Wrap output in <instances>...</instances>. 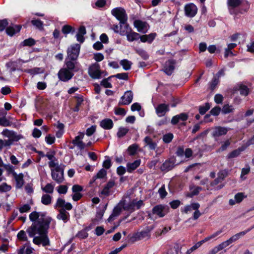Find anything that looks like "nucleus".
<instances>
[{"label": "nucleus", "instance_id": "nucleus-8", "mask_svg": "<svg viewBox=\"0 0 254 254\" xmlns=\"http://www.w3.org/2000/svg\"><path fill=\"white\" fill-rule=\"evenodd\" d=\"M100 65L97 63H95L91 65L88 70V73L90 76L93 78L98 79L101 77Z\"/></svg>", "mask_w": 254, "mask_h": 254}, {"label": "nucleus", "instance_id": "nucleus-22", "mask_svg": "<svg viewBox=\"0 0 254 254\" xmlns=\"http://www.w3.org/2000/svg\"><path fill=\"white\" fill-rule=\"evenodd\" d=\"M200 204L197 202L192 203L190 204L187 205L184 207L181 208V212L182 213H188L191 212L192 210L199 209Z\"/></svg>", "mask_w": 254, "mask_h": 254}, {"label": "nucleus", "instance_id": "nucleus-26", "mask_svg": "<svg viewBox=\"0 0 254 254\" xmlns=\"http://www.w3.org/2000/svg\"><path fill=\"white\" fill-rule=\"evenodd\" d=\"M190 193H188L187 196L189 197H192L194 195H197L199 192L202 190V189L200 187L196 186L193 185L190 187Z\"/></svg>", "mask_w": 254, "mask_h": 254}, {"label": "nucleus", "instance_id": "nucleus-21", "mask_svg": "<svg viewBox=\"0 0 254 254\" xmlns=\"http://www.w3.org/2000/svg\"><path fill=\"white\" fill-rule=\"evenodd\" d=\"M175 62L174 60H170L166 62L164 66V71L167 75H171L175 68Z\"/></svg>", "mask_w": 254, "mask_h": 254}, {"label": "nucleus", "instance_id": "nucleus-7", "mask_svg": "<svg viewBox=\"0 0 254 254\" xmlns=\"http://www.w3.org/2000/svg\"><path fill=\"white\" fill-rule=\"evenodd\" d=\"M111 13L120 22L127 21V16L125 9L122 7H116L111 11Z\"/></svg>", "mask_w": 254, "mask_h": 254}, {"label": "nucleus", "instance_id": "nucleus-35", "mask_svg": "<svg viewBox=\"0 0 254 254\" xmlns=\"http://www.w3.org/2000/svg\"><path fill=\"white\" fill-rule=\"evenodd\" d=\"M55 185L52 183L47 184L44 187H42V190L47 193H53Z\"/></svg>", "mask_w": 254, "mask_h": 254}, {"label": "nucleus", "instance_id": "nucleus-43", "mask_svg": "<svg viewBox=\"0 0 254 254\" xmlns=\"http://www.w3.org/2000/svg\"><path fill=\"white\" fill-rule=\"evenodd\" d=\"M11 145V141L10 140H2L0 139V150L3 147H9Z\"/></svg>", "mask_w": 254, "mask_h": 254}, {"label": "nucleus", "instance_id": "nucleus-24", "mask_svg": "<svg viewBox=\"0 0 254 254\" xmlns=\"http://www.w3.org/2000/svg\"><path fill=\"white\" fill-rule=\"evenodd\" d=\"M57 218L59 220H63L64 223H66L69 218V214L64 209L59 210V213L58 214Z\"/></svg>", "mask_w": 254, "mask_h": 254}, {"label": "nucleus", "instance_id": "nucleus-30", "mask_svg": "<svg viewBox=\"0 0 254 254\" xmlns=\"http://www.w3.org/2000/svg\"><path fill=\"white\" fill-rule=\"evenodd\" d=\"M145 146H147L150 150H154L157 146L156 143L154 142L149 136H146L144 140Z\"/></svg>", "mask_w": 254, "mask_h": 254}, {"label": "nucleus", "instance_id": "nucleus-58", "mask_svg": "<svg viewBox=\"0 0 254 254\" xmlns=\"http://www.w3.org/2000/svg\"><path fill=\"white\" fill-rule=\"evenodd\" d=\"M96 126L95 125H93L90 127L88 128L86 130V134L87 136L92 135L96 131Z\"/></svg>", "mask_w": 254, "mask_h": 254}, {"label": "nucleus", "instance_id": "nucleus-59", "mask_svg": "<svg viewBox=\"0 0 254 254\" xmlns=\"http://www.w3.org/2000/svg\"><path fill=\"white\" fill-rule=\"evenodd\" d=\"M107 175V171L104 169H101L97 174L96 178L97 179H103Z\"/></svg>", "mask_w": 254, "mask_h": 254}, {"label": "nucleus", "instance_id": "nucleus-47", "mask_svg": "<svg viewBox=\"0 0 254 254\" xmlns=\"http://www.w3.org/2000/svg\"><path fill=\"white\" fill-rule=\"evenodd\" d=\"M210 106L208 103H205L203 106H200L199 112L201 115H204L210 109Z\"/></svg>", "mask_w": 254, "mask_h": 254}, {"label": "nucleus", "instance_id": "nucleus-49", "mask_svg": "<svg viewBox=\"0 0 254 254\" xmlns=\"http://www.w3.org/2000/svg\"><path fill=\"white\" fill-rule=\"evenodd\" d=\"M57 191L60 194H66L67 190L68 187L65 185H60L57 188Z\"/></svg>", "mask_w": 254, "mask_h": 254}, {"label": "nucleus", "instance_id": "nucleus-41", "mask_svg": "<svg viewBox=\"0 0 254 254\" xmlns=\"http://www.w3.org/2000/svg\"><path fill=\"white\" fill-rule=\"evenodd\" d=\"M11 189V187L7 185L5 183H3L0 185V193L6 192L10 191Z\"/></svg>", "mask_w": 254, "mask_h": 254}, {"label": "nucleus", "instance_id": "nucleus-1", "mask_svg": "<svg viewBox=\"0 0 254 254\" xmlns=\"http://www.w3.org/2000/svg\"><path fill=\"white\" fill-rule=\"evenodd\" d=\"M30 220L32 222L26 231L20 230L17 235L18 240L28 243L26 233L30 238H33V243L44 247L50 245V241L48 236V230L52 218L46 216L41 212L33 211L29 215Z\"/></svg>", "mask_w": 254, "mask_h": 254}, {"label": "nucleus", "instance_id": "nucleus-39", "mask_svg": "<svg viewBox=\"0 0 254 254\" xmlns=\"http://www.w3.org/2000/svg\"><path fill=\"white\" fill-rule=\"evenodd\" d=\"M21 248H24V251H25L26 254H32L34 251V249L31 246L30 242L24 244Z\"/></svg>", "mask_w": 254, "mask_h": 254}, {"label": "nucleus", "instance_id": "nucleus-46", "mask_svg": "<svg viewBox=\"0 0 254 254\" xmlns=\"http://www.w3.org/2000/svg\"><path fill=\"white\" fill-rule=\"evenodd\" d=\"M138 148V146L136 144H133L130 145L127 148V151L129 155H134L136 153Z\"/></svg>", "mask_w": 254, "mask_h": 254}, {"label": "nucleus", "instance_id": "nucleus-18", "mask_svg": "<svg viewBox=\"0 0 254 254\" xmlns=\"http://www.w3.org/2000/svg\"><path fill=\"white\" fill-rule=\"evenodd\" d=\"M13 177L15 181V187L17 189H21L24 185V175L22 173L17 174L13 173Z\"/></svg>", "mask_w": 254, "mask_h": 254}, {"label": "nucleus", "instance_id": "nucleus-57", "mask_svg": "<svg viewBox=\"0 0 254 254\" xmlns=\"http://www.w3.org/2000/svg\"><path fill=\"white\" fill-rule=\"evenodd\" d=\"M230 144L231 141L230 140L228 139L222 143V145L221 147L219 148V151H223L225 150L228 148V147L230 145Z\"/></svg>", "mask_w": 254, "mask_h": 254}, {"label": "nucleus", "instance_id": "nucleus-10", "mask_svg": "<svg viewBox=\"0 0 254 254\" xmlns=\"http://www.w3.org/2000/svg\"><path fill=\"white\" fill-rule=\"evenodd\" d=\"M84 136V133L80 132L71 142L74 146H77L80 150H83L86 147V144L82 141Z\"/></svg>", "mask_w": 254, "mask_h": 254}, {"label": "nucleus", "instance_id": "nucleus-44", "mask_svg": "<svg viewBox=\"0 0 254 254\" xmlns=\"http://www.w3.org/2000/svg\"><path fill=\"white\" fill-rule=\"evenodd\" d=\"M228 176V171L226 170H223L220 171L217 174V178L221 181L224 180V179Z\"/></svg>", "mask_w": 254, "mask_h": 254}, {"label": "nucleus", "instance_id": "nucleus-48", "mask_svg": "<svg viewBox=\"0 0 254 254\" xmlns=\"http://www.w3.org/2000/svg\"><path fill=\"white\" fill-rule=\"evenodd\" d=\"M246 195L243 192H238L235 195L234 198L238 203H240L246 197Z\"/></svg>", "mask_w": 254, "mask_h": 254}, {"label": "nucleus", "instance_id": "nucleus-13", "mask_svg": "<svg viewBox=\"0 0 254 254\" xmlns=\"http://www.w3.org/2000/svg\"><path fill=\"white\" fill-rule=\"evenodd\" d=\"M115 182L114 180H110L104 187L101 191L100 194L105 196H108L112 194V189L115 186Z\"/></svg>", "mask_w": 254, "mask_h": 254}, {"label": "nucleus", "instance_id": "nucleus-33", "mask_svg": "<svg viewBox=\"0 0 254 254\" xmlns=\"http://www.w3.org/2000/svg\"><path fill=\"white\" fill-rule=\"evenodd\" d=\"M238 90L240 91L241 95L246 96L249 95L250 90L249 88L245 85L240 84L237 87Z\"/></svg>", "mask_w": 254, "mask_h": 254}, {"label": "nucleus", "instance_id": "nucleus-9", "mask_svg": "<svg viewBox=\"0 0 254 254\" xmlns=\"http://www.w3.org/2000/svg\"><path fill=\"white\" fill-rule=\"evenodd\" d=\"M184 9L185 15L189 17H193L197 12V8L193 3L187 4L185 6Z\"/></svg>", "mask_w": 254, "mask_h": 254}, {"label": "nucleus", "instance_id": "nucleus-25", "mask_svg": "<svg viewBox=\"0 0 254 254\" xmlns=\"http://www.w3.org/2000/svg\"><path fill=\"white\" fill-rule=\"evenodd\" d=\"M156 36L155 33H151L148 35H143L140 36V40L141 42H147L151 43Z\"/></svg>", "mask_w": 254, "mask_h": 254}, {"label": "nucleus", "instance_id": "nucleus-3", "mask_svg": "<svg viewBox=\"0 0 254 254\" xmlns=\"http://www.w3.org/2000/svg\"><path fill=\"white\" fill-rule=\"evenodd\" d=\"M250 230H251V229H249L246 231L238 233L233 235V236H232L228 240H227L224 242H223L222 243H221L220 244H219L218 245H217L220 251L223 250L224 249H225L226 247H227L228 246H229L232 243L236 242L237 240H238L239 239H240V238L241 237L244 236L248 232H249Z\"/></svg>", "mask_w": 254, "mask_h": 254}, {"label": "nucleus", "instance_id": "nucleus-20", "mask_svg": "<svg viewBox=\"0 0 254 254\" xmlns=\"http://www.w3.org/2000/svg\"><path fill=\"white\" fill-rule=\"evenodd\" d=\"M228 132V129L224 127H216L213 128L212 135L216 138L220 136L226 134Z\"/></svg>", "mask_w": 254, "mask_h": 254}, {"label": "nucleus", "instance_id": "nucleus-37", "mask_svg": "<svg viewBox=\"0 0 254 254\" xmlns=\"http://www.w3.org/2000/svg\"><path fill=\"white\" fill-rule=\"evenodd\" d=\"M120 64L125 70H128L130 69L132 63L127 60L124 59L121 60L120 62Z\"/></svg>", "mask_w": 254, "mask_h": 254}, {"label": "nucleus", "instance_id": "nucleus-15", "mask_svg": "<svg viewBox=\"0 0 254 254\" xmlns=\"http://www.w3.org/2000/svg\"><path fill=\"white\" fill-rule=\"evenodd\" d=\"M133 93L131 91L128 90L126 91L124 95L121 98V100L119 102L121 105H128L132 101Z\"/></svg>", "mask_w": 254, "mask_h": 254}, {"label": "nucleus", "instance_id": "nucleus-31", "mask_svg": "<svg viewBox=\"0 0 254 254\" xmlns=\"http://www.w3.org/2000/svg\"><path fill=\"white\" fill-rule=\"evenodd\" d=\"M150 230H147L142 231L135 234L134 238L136 240H141L144 238H149L150 237Z\"/></svg>", "mask_w": 254, "mask_h": 254}, {"label": "nucleus", "instance_id": "nucleus-63", "mask_svg": "<svg viewBox=\"0 0 254 254\" xmlns=\"http://www.w3.org/2000/svg\"><path fill=\"white\" fill-rule=\"evenodd\" d=\"M247 51L254 53V41H251L247 44Z\"/></svg>", "mask_w": 254, "mask_h": 254}, {"label": "nucleus", "instance_id": "nucleus-12", "mask_svg": "<svg viewBox=\"0 0 254 254\" xmlns=\"http://www.w3.org/2000/svg\"><path fill=\"white\" fill-rule=\"evenodd\" d=\"M134 26L136 28L138 32L142 33H146L149 28V25L147 22L140 20H135L134 21Z\"/></svg>", "mask_w": 254, "mask_h": 254}, {"label": "nucleus", "instance_id": "nucleus-19", "mask_svg": "<svg viewBox=\"0 0 254 254\" xmlns=\"http://www.w3.org/2000/svg\"><path fill=\"white\" fill-rule=\"evenodd\" d=\"M165 207L162 205H157L155 206L152 209L153 214L156 215L159 217H164L166 212L165 211Z\"/></svg>", "mask_w": 254, "mask_h": 254}, {"label": "nucleus", "instance_id": "nucleus-40", "mask_svg": "<svg viewBox=\"0 0 254 254\" xmlns=\"http://www.w3.org/2000/svg\"><path fill=\"white\" fill-rule=\"evenodd\" d=\"M128 129L126 127H121L119 128L117 132V136L119 138H121L126 135L128 131Z\"/></svg>", "mask_w": 254, "mask_h": 254}, {"label": "nucleus", "instance_id": "nucleus-51", "mask_svg": "<svg viewBox=\"0 0 254 254\" xmlns=\"http://www.w3.org/2000/svg\"><path fill=\"white\" fill-rule=\"evenodd\" d=\"M173 138V134L171 133H168L163 135V140L165 143H168L170 142Z\"/></svg>", "mask_w": 254, "mask_h": 254}, {"label": "nucleus", "instance_id": "nucleus-28", "mask_svg": "<svg viewBox=\"0 0 254 254\" xmlns=\"http://www.w3.org/2000/svg\"><path fill=\"white\" fill-rule=\"evenodd\" d=\"M21 26L20 25H15L8 27L6 29V32L8 35L12 36L15 33L19 32Z\"/></svg>", "mask_w": 254, "mask_h": 254}, {"label": "nucleus", "instance_id": "nucleus-29", "mask_svg": "<svg viewBox=\"0 0 254 254\" xmlns=\"http://www.w3.org/2000/svg\"><path fill=\"white\" fill-rule=\"evenodd\" d=\"M140 164V160H136L132 163H128L127 165V171L129 173L132 172L135 170Z\"/></svg>", "mask_w": 254, "mask_h": 254}, {"label": "nucleus", "instance_id": "nucleus-62", "mask_svg": "<svg viewBox=\"0 0 254 254\" xmlns=\"http://www.w3.org/2000/svg\"><path fill=\"white\" fill-rule=\"evenodd\" d=\"M23 43L24 46H31L35 44V41L32 38H29L25 40Z\"/></svg>", "mask_w": 254, "mask_h": 254}, {"label": "nucleus", "instance_id": "nucleus-38", "mask_svg": "<svg viewBox=\"0 0 254 254\" xmlns=\"http://www.w3.org/2000/svg\"><path fill=\"white\" fill-rule=\"evenodd\" d=\"M25 71L31 75H35L43 73L44 72V70L40 67H34L32 69H26Z\"/></svg>", "mask_w": 254, "mask_h": 254}, {"label": "nucleus", "instance_id": "nucleus-42", "mask_svg": "<svg viewBox=\"0 0 254 254\" xmlns=\"http://www.w3.org/2000/svg\"><path fill=\"white\" fill-rule=\"evenodd\" d=\"M243 150L244 149L243 148H239L238 149L235 150L228 154L227 157L228 158L236 157L240 154L241 152L243 151Z\"/></svg>", "mask_w": 254, "mask_h": 254}, {"label": "nucleus", "instance_id": "nucleus-5", "mask_svg": "<svg viewBox=\"0 0 254 254\" xmlns=\"http://www.w3.org/2000/svg\"><path fill=\"white\" fill-rule=\"evenodd\" d=\"M64 171L61 167L51 169V176L53 180L58 184L63 183L64 181Z\"/></svg>", "mask_w": 254, "mask_h": 254}, {"label": "nucleus", "instance_id": "nucleus-32", "mask_svg": "<svg viewBox=\"0 0 254 254\" xmlns=\"http://www.w3.org/2000/svg\"><path fill=\"white\" fill-rule=\"evenodd\" d=\"M127 40L129 42H132L140 39V35L135 32L132 31L131 30L127 34Z\"/></svg>", "mask_w": 254, "mask_h": 254}, {"label": "nucleus", "instance_id": "nucleus-11", "mask_svg": "<svg viewBox=\"0 0 254 254\" xmlns=\"http://www.w3.org/2000/svg\"><path fill=\"white\" fill-rule=\"evenodd\" d=\"M122 208L125 209V201H121L118 205L114 208L112 214L108 219V221L110 222L115 219V218L119 216L121 213Z\"/></svg>", "mask_w": 254, "mask_h": 254}, {"label": "nucleus", "instance_id": "nucleus-4", "mask_svg": "<svg viewBox=\"0 0 254 254\" xmlns=\"http://www.w3.org/2000/svg\"><path fill=\"white\" fill-rule=\"evenodd\" d=\"M80 46L78 44H75L70 46L68 48L67 50V57L71 61H75L77 60L79 52Z\"/></svg>", "mask_w": 254, "mask_h": 254}, {"label": "nucleus", "instance_id": "nucleus-6", "mask_svg": "<svg viewBox=\"0 0 254 254\" xmlns=\"http://www.w3.org/2000/svg\"><path fill=\"white\" fill-rule=\"evenodd\" d=\"M243 0H227V3L229 13L232 15L238 13L237 8L242 3Z\"/></svg>", "mask_w": 254, "mask_h": 254}, {"label": "nucleus", "instance_id": "nucleus-53", "mask_svg": "<svg viewBox=\"0 0 254 254\" xmlns=\"http://www.w3.org/2000/svg\"><path fill=\"white\" fill-rule=\"evenodd\" d=\"M158 193L159 194L160 197L161 198H164L166 196L167 192L166 191L164 185L162 186V187L159 189Z\"/></svg>", "mask_w": 254, "mask_h": 254}, {"label": "nucleus", "instance_id": "nucleus-14", "mask_svg": "<svg viewBox=\"0 0 254 254\" xmlns=\"http://www.w3.org/2000/svg\"><path fill=\"white\" fill-rule=\"evenodd\" d=\"M169 110V105L165 103L160 104L155 108L156 113L159 117L164 116Z\"/></svg>", "mask_w": 254, "mask_h": 254}, {"label": "nucleus", "instance_id": "nucleus-36", "mask_svg": "<svg viewBox=\"0 0 254 254\" xmlns=\"http://www.w3.org/2000/svg\"><path fill=\"white\" fill-rule=\"evenodd\" d=\"M52 202V196L49 194H45L42 196L41 202L46 205H49Z\"/></svg>", "mask_w": 254, "mask_h": 254}, {"label": "nucleus", "instance_id": "nucleus-50", "mask_svg": "<svg viewBox=\"0 0 254 254\" xmlns=\"http://www.w3.org/2000/svg\"><path fill=\"white\" fill-rule=\"evenodd\" d=\"M31 23L33 25L35 26L39 29H42L43 28V22L38 19H33L31 21Z\"/></svg>", "mask_w": 254, "mask_h": 254}, {"label": "nucleus", "instance_id": "nucleus-34", "mask_svg": "<svg viewBox=\"0 0 254 254\" xmlns=\"http://www.w3.org/2000/svg\"><path fill=\"white\" fill-rule=\"evenodd\" d=\"M135 205V199H133L127 203L125 202V210L132 212L136 209Z\"/></svg>", "mask_w": 254, "mask_h": 254}, {"label": "nucleus", "instance_id": "nucleus-61", "mask_svg": "<svg viewBox=\"0 0 254 254\" xmlns=\"http://www.w3.org/2000/svg\"><path fill=\"white\" fill-rule=\"evenodd\" d=\"M72 29L73 28L71 26L66 25L63 26L62 28V32L64 34H67L71 32Z\"/></svg>", "mask_w": 254, "mask_h": 254}, {"label": "nucleus", "instance_id": "nucleus-54", "mask_svg": "<svg viewBox=\"0 0 254 254\" xmlns=\"http://www.w3.org/2000/svg\"><path fill=\"white\" fill-rule=\"evenodd\" d=\"M31 208V206L28 204H25L19 208V211L20 213H23L28 212Z\"/></svg>", "mask_w": 254, "mask_h": 254}, {"label": "nucleus", "instance_id": "nucleus-45", "mask_svg": "<svg viewBox=\"0 0 254 254\" xmlns=\"http://www.w3.org/2000/svg\"><path fill=\"white\" fill-rule=\"evenodd\" d=\"M65 203V200L61 198H58L57 200L56 203L55 204L54 207L55 208H61V209H64V206Z\"/></svg>", "mask_w": 254, "mask_h": 254}, {"label": "nucleus", "instance_id": "nucleus-27", "mask_svg": "<svg viewBox=\"0 0 254 254\" xmlns=\"http://www.w3.org/2000/svg\"><path fill=\"white\" fill-rule=\"evenodd\" d=\"M100 125L105 129H110L113 127V122L111 119H105L100 122Z\"/></svg>", "mask_w": 254, "mask_h": 254}, {"label": "nucleus", "instance_id": "nucleus-23", "mask_svg": "<svg viewBox=\"0 0 254 254\" xmlns=\"http://www.w3.org/2000/svg\"><path fill=\"white\" fill-rule=\"evenodd\" d=\"M120 34L122 36L127 35L128 32L131 30L129 25L127 23V21H122L120 22Z\"/></svg>", "mask_w": 254, "mask_h": 254}, {"label": "nucleus", "instance_id": "nucleus-64", "mask_svg": "<svg viewBox=\"0 0 254 254\" xmlns=\"http://www.w3.org/2000/svg\"><path fill=\"white\" fill-rule=\"evenodd\" d=\"M82 190L83 188L78 185H73L72 188V190L73 193L80 192Z\"/></svg>", "mask_w": 254, "mask_h": 254}, {"label": "nucleus", "instance_id": "nucleus-16", "mask_svg": "<svg viewBox=\"0 0 254 254\" xmlns=\"http://www.w3.org/2000/svg\"><path fill=\"white\" fill-rule=\"evenodd\" d=\"M2 133L3 135L8 138V140L11 141V144L13 141H18L21 138V135L17 134L14 131H10L7 129L4 130Z\"/></svg>", "mask_w": 254, "mask_h": 254}, {"label": "nucleus", "instance_id": "nucleus-2", "mask_svg": "<svg viewBox=\"0 0 254 254\" xmlns=\"http://www.w3.org/2000/svg\"><path fill=\"white\" fill-rule=\"evenodd\" d=\"M77 63L65 60L64 66L59 70L58 76L60 80L66 82L72 78Z\"/></svg>", "mask_w": 254, "mask_h": 254}, {"label": "nucleus", "instance_id": "nucleus-60", "mask_svg": "<svg viewBox=\"0 0 254 254\" xmlns=\"http://www.w3.org/2000/svg\"><path fill=\"white\" fill-rule=\"evenodd\" d=\"M45 140L47 144H52L55 141V137L53 135L49 134L46 136Z\"/></svg>", "mask_w": 254, "mask_h": 254}, {"label": "nucleus", "instance_id": "nucleus-56", "mask_svg": "<svg viewBox=\"0 0 254 254\" xmlns=\"http://www.w3.org/2000/svg\"><path fill=\"white\" fill-rule=\"evenodd\" d=\"M114 77H116V78L119 79H123L127 80L128 79V74L127 73H118L115 75H114Z\"/></svg>", "mask_w": 254, "mask_h": 254}, {"label": "nucleus", "instance_id": "nucleus-17", "mask_svg": "<svg viewBox=\"0 0 254 254\" xmlns=\"http://www.w3.org/2000/svg\"><path fill=\"white\" fill-rule=\"evenodd\" d=\"M217 177L210 184V186H207V190H219L224 187V184Z\"/></svg>", "mask_w": 254, "mask_h": 254}, {"label": "nucleus", "instance_id": "nucleus-55", "mask_svg": "<svg viewBox=\"0 0 254 254\" xmlns=\"http://www.w3.org/2000/svg\"><path fill=\"white\" fill-rule=\"evenodd\" d=\"M234 110V108L232 106L229 105H225L223 106L222 108V112L224 114H228L230 112H232Z\"/></svg>", "mask_w": 254, "mask_h": 254}, {"label": "nucleus", "instance_id": "nucleus-52", "mask_svg": "<svg viewBox=\"0 0 254 254\" xmlns=\"http://www.w3.org/2000/svg\"><path fill=\"white\" fill-rule=\"evenodd\" d=\"M172 168V164L170 161H165L161 166L163 171H168Z\"/></svg>", "mask_w": 254, "mask_h": 254}]
</instances>
